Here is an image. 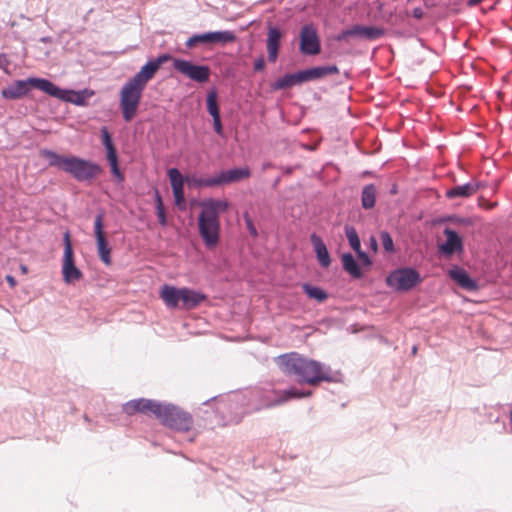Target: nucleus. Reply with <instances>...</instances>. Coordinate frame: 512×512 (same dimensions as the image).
<instances>
[{
	"instance_id": "32",
	"label": "nucleus",
	"mask_w": 512,
	"mask_h": 512,
	"mask_svg": "<svg viewBox=\"0 0 512 512\" xmlns=\"http://www.w3.org/2000/svg\"><path fill=\"white\" fill-rule=\"evenodd\" d=\"M210 44L226 45L236 40V35L233 31H211L208 32Z\"/></svg>"
},
{
	"instance_id": "24",
	"label": "nucleus",
	"mask_w": 512,
	"mask_h": 512,
	"mask_svg": "<svg viewBox=\"0 0 512 512\" xmlns=\"http://www.w3.org/2000/svg\"><path fill=\"white\" fill-rule=\"evenodd\" d=\"M310 241L313 245V249L316 253L320 266L323 268L329 267L331 264V257L324 241L316 233L311 234Z\"/></svg>"
},
{
	"instance_id": "14",
	"label": "nucleus",
	"mask_w": 512,
	"mask_h": 512,
	"mask_svg": "<svg viewBox=\"0 0 512 512\" xmlns=\"http://www.w3.org/2000/svg\"><path fill=\"white\" fill-rule=\"evenodd\" d=\"M216 401V413L221 414L223 417H227L230 421H238V417H235V412L238 411V406L243 403V397L240 394L228 395L226 397H213L204 401V404Z\"/></svg>"
},
{
	"instance_id": "26",
	"label": "nucleus",
	"mask_w": 512,
	"mask_h": 512,
	"mask_svg": "<svg viewBox=\"0 0 512 512\" xmlns=\"http://www.w3.org/2000/svg\"><path fill=\"white\" fill-rule=\"evenodd\" d=\"M182 294L183 288L164 285L161 289L160 296L167 307L176 308L179 302H182Z\"/></svg>"
},
{
	"instance_id": "7",
	"label": "nucleus",
	"mask_w": 512,
	"mask_h": 512,
	"mask_svg": "<svg viewBox=\"0 0 512 512\" xmlns=\"http://www.w3.org/2000/svg\"><path fill=\"white\" fill-rule=\"evenodd\" d=\"M30 87H34L46 94L51 91L54 92L50 80L31 77L25 80L15 81L8 87L4 88L1 91V95L6 100H17L27 95L30 91Z\"/></svg>"
},
{
	"instance_id": "37",
	"label": "nucleus",
	"mask_w": 512,
	"mask_h": 512,
	"mask_svg": "<svg viewBox=\"0 0 512 512\" xmlns=\"http://www.w3.org/2000/svg\"><path fill=\"white\" fill-rule=\"evenodd\" d=\"M206 106L208 113L213 117L220 116V108L217 101V92L215 90H211L207 94L206 98Z\"/></svg>"
},
{
	"instance_id": "3",
	"label": "nucleus",
	"mask_w": 512,
	"mask_h": 512,
	"mask_svg": "<svg viewBox=\"0 0 512 512\" xmlns=\"http://www.w3.org/2000/svg\"><path fill=\"white\" fill-rule=\"evenodd\" d=\"M312 392L301 391L295 387L286 390H276L274 388H254L248 392L247 395H240L243 397V403L238 406V411L235 412V417L238 421L246 413L258 411L263 408H270L288 402L291 399H301L311 396Z\"/></svg>"
},
{
	"instance_id": "34",
	"label": "nucleus",
	"mask_w": 512,
	"mask_h": 512,
	"mask_svg": "<svg viewBox=\"0 0 512 512\" xmlns=\"http://www.w3.org/2000/svg\"><path fill=\"white\" fill-rule=\"evenodd\" d=\"M184 182H187L189 186L202 188V187H216L217 186V179L216 176L209 177V178H201L197 177L195 175L193 176H187L184 178Z\"/></svg>"
},
{
	"instance_id": "21",
	"label": "nucleus",
	"mask_w": 512,
	"mask_h": 512,
	"mask_svg": "<svg viewBox=\"0 0 512 512\" xmlns=\"http://www.w3.org/2000/svg\"><path fill=\"white\" fill-rule=\"evenodd\" d=\"M449 277L456 282L462 289L473 292L478 290V283L462 268L454 266L448 272Z\"/></svg>"
},
{
	"instance_id": "33",
	"label": "nucleus",
	"mask_w": 512,
	"mask_h": 512,
	"mask_svg": "<svg viewBox=\"0 0 512 512\" xmlns=\"http://www.w3.org/2000/svg\"><path fill=\"white\" fill-rule=\"evenodd\" d=\"M302 289L309 298L314 299L319 303L324 302L328 298V293L318 286L304 283L302 284Z\"/></svg>"
},
{
	"instance_id": "11",
	"label": "nucleus",
	"mask_w": 512,
	"mask_h": 512,
	"mask_svg": "<svg viewBox=\"0 0 512 512\" xmlns=\"http://www.w3.org/2000/svg\"><path fill=\"white\" fill-rule=\"evenodd\" d=\"M300 52L304 55H317L321 51L320 39L313 24H305L300 30Z\"/></svg>"
},
{
	"instance_id": "45",
	"label": "nucleus",
	"mask_w": 512,
	"mask_h": 512,
	"mask_svg": "<svg viewBox=\"0 0 512 512\" xmlns=\"http://www.w3.org/2000/svg\"><path fill=\"white\" fill-rule=\"evenodd\" d=\"M355 252L364 265L370 266L372 264V260L369 257V255L366 252L362 251L361 248H359V250Z\"/></svg>"
},
{
	"instance_id": "51",
	"label": "nucleus",
	"mask_w": 512,
	"mask_h": 512,
	"mask_svg": "<svg viewBox=\"0 0 512 512\" xmlns=\"http://www.w3.org/2000/svg\"><path fill=\"white\" fill-rule=\"evenodd\" d=\"M411 352L413 355H415L417 353V346H413Z\"/></svg>"
},
{
	"instance_id": "2",
	"label": "nucleus",
	"mask_w": 512,
	"mask_h": 512,
	"mask_svg": "<svg viewBox=\"0 0 512 512\" xmlns=\"http://www.w3.org/2000/svg\"><path fill=\"white\" fill-rule=\"evenodd\" d=\"M275 361L286 375L296 376L299 383L315 385L322 381H336L329 366L296 352L279 355Z\"/></svg>"
},
{
	"instance_id": "40",
	"label": "nucleus",
	"mask_w": 512,
	"mask_h": 512,
	"mask_svg": "<svg viewBox=\"0 0 512 512\" xmlns=\"http://www.w3.org/2000/svg\"><path fill=\"white\" fill-rule=\"evenodd\" d=\"M107 160L109 162L113 177L117 183H122L124 181V174L121 172L118 166V155L108 157Z\"/></svg>"
},
{
	"instance_id": "15",
	"label": "nucleus",
	"mask_w": 512,
	"mask_h": 512,
	"mask_svg": "<svg viewBox=\"0 0 512 512\" xmlns=\"http://www.w3.org/2000/svg\"><path fill=\"white\" fill-rule=\"evenodd\" d=\"M94 233L96 237L98 255L101 261L106 264H111V249L103 232V214H97L94 221Z\"/></svg>"
},
{
	"instance_id": "29",
	"label": "nucleus",
	"mask_w": 512,
	"mask_h": 512,
	"mask_svg": "<svg viewBox=\"0 0 512 512\" xmlns=\"http://www.w3.org/2000/svg\"><path fill=\"white\" fill-rule=\"evenodd\" d=\"M206 300V295L189 289V288H183V294H182V306L186 309H193L197 307L199 304H201L203 301Z\"/></svg>"
},
{
	"instance_id": "5",
	"label": "nucleus",
	"mask_w": 512,
	"mask_h": 512,
	"mask_svg": "<svg viewBox=\"0 0 512 512\" xmlns=\"http://www.w3.org/2000/svg\"><path fill=\"white\" fill-rule=\"evenodd\" d=\"M202 211L198 217L199 234L207 248L215 247L219 242V215L228 208L225 200L209 198L200 203Z\"/></svg>"
},
{
	"instance_id": "8",
	"label": "nucleus",
	"mask_w": 512,
	"mask_h": 512,
	"mask_svg": "<svg viewBox=\"0 0 512 512\" xmlns=\"http://www.w3.org/2000/svg\"><path fill=\"white\" fill-rule=\"evenodd\" d=\"M386 285L397 292L413 289L422 282L420 273L412 267L397 268L386 277Z\"/></svg>"
},
{
	"instance_id": "46",
	"label": "nucleus",
	"mask_w": 512,
	"mask_h": 512,
	"mask_svg": "<svg viewBox=\"0 0 512 512\" xmlns=\"http://www.w3.org/2000/svg\"><path fill=\"white\" fill-rule=\"evenodd\" d=\"M265 67V59L263 56H260L258 57L255 62H254V71L255 72H258V71H262Z\"/></svg>"
},
{
	"instance_id": "1",
	"label": "nucleus",
	"mask_w": 512,
	"mask_h": 512,
	"mask_svg": "<svg viewBox=\"0 0 512 512\" xmlns=\"http://www.w3.org/2000/svg\"><path fill=\"white\" fill-rule=\"evenodd\" d=\"M123 411L127 415H133L136 412L151 413L163 425L177 431H189L193 424L191 414L184 412L175 405L151 399L139 398L130 400L123 405Z\"/></svg>"
},
{
	"instance_id": "38",
	"label": "nucleus",
	"mask_w": 512,
	"mask_h": 512,
	"mask_svg": "<svg viewBox=\"0 0 512 512\" xmlns=\"http://www.w3.org/2000/svg\"><path fill=\"white\" fill-rule=\"evenodd\" d=\"M344 231L350 247L354 251H358L361 248V242L356 229L353 226L346 225Z\"/></svg>"
},
{
	"instance_id": "9",
	"label": "nucleus",
	"mask_w": 512,
	"mask_h": 512,
	"mask_svg": "<svg viewBox=\"0 0 512 512\" xmlns=\"http://www.w3.org/2000/svg\"><path fill=\"white\" fill-rule=\"evenodd\" d=\"M172 66L178 73L197 83L207 82L211 75V69L208 65L195 64L181 58H174Z\"/></svg>"
},
{
	"instance_id": "43",
	"label": "nucleus",
	"mask_w": 512,
	"mask_h": 512,
	"mask_svg": "<svg viewBox=\"0 0 512 512\" xmlns=\"http://www.w3.org/2000/svg\"><path fill=\"white\" fill-rule=\"evenodd\" d=\"M213 128H214V131L216 132L217 135L221 136V137H224V130H223V125H222V121H221V116H216V117H213Z\"/></svg>"
},
{
	"instance_id": "25",
	"label": "nucleus",
	"mask_w": 512,
	"mask_h": 512,
	"mask_svg": "<svg viewBox=\"0 0 512 512\" xmlns=\"http://www.w3.org/2000/svg\"><path fill=\"white\" fill-rule=\"evenodd\" d=\"M479 189L477 182L471 181L462 185H456L446 191V197L449 199L454 198H467L475 194Z\"/></svg>"
},
{
	"instance_id": "17",
	"label": "nucleus",
	"mask_w": 512,
	"mask_h": 512,
	"mask_svg": "<svg viewBox=\"0 0 512 512\" xmlns=\"http://www.w3.org/2000/svg\"><path fill=\"white\" fill-rule=\"evenodd\" d=\"M52 89L54 92H48V95L55 97L59 100L73 103L77 106H83L86 104L88 93L87 90L73 91L68 89H62L51 82Z\"/></svg>"
},
{
	"instance_id": "4",
	"label": "nucleus",
	"mask_w": 512,
	"mask_h": 512,
	"mask_svg": "<svg viewBox=\"0 0 512 512\" xmlns=\"http://www.w3.org/2000/svg\"><path fill=\"white\" fill-rule=\"evenodd\" d=\"M40 155L50 167L63 170L78 182H92L102 172L99 164L77 156H63L49 149H42Z\"/></svg>"
},
{
	"instance_id": "20",
	"label": "nucleus",
	"mask_w": 512,
	"mask_h": 512,
	"mask_svg": "<svg viewBox=\"0 0 512 512\" xmlns=\"http://www.w3.org/2000/svg\"><path fill=\"white\" fill-rule=\"evenodd\" d=\"M251 171L248 167L232 168L229 170H223L216 175L217 186L225 184L240 182L244 179L249 178Z\"/></svg>"
},
{
	"instance_id": "44",
	"label": "nucleus",
	"mask_w": 512,
	"mask_h": 512,
	"mask_svg": "<svg viewBox=\"0 0 512 512\" xmlns=\"http://www.w3.org/2000/svg\"><path fill=\"white\" fill-rule=\"evenodd\" d=\"M244 219H245L246 227H247V229H248L249 233H250L252 236L256 237V236L258 235V233H257V229H256V227H255V226H254V224H253L252 219L249 217V215H248V214H245V215H244Z\"/></svg>"
},
{
	"instance_id": "52",
	"label": "nucleus",
	"mask_w": 512,
	"mask_h": 512,
	"mask_svg": "<svg viewBox=\"0 0 512 512\" xmlns=\"http://www.w3.org/2000/svg\"><path fill=\"white\" fill-rule=\"evenodd\" d=\"M510 427H511V431H512V408H511V412H510Z\"/></svg>"
},
{
	"instance_id": "12",
	"label": "nucleus",
	"mask_w": 512,
	"mask_h": 512,
	"mask_svg": "<svg viewBox=\"0 0 512 512\" xmlns=\"http://www.w3.org/2000/svg\"><path fill=\"white\" fill-rule=\"evenodd\" d=\"M216 401V413L221 414L223 417H227L230 421H238V417H235V412L238 411V406L243 403V397L240 394L228 395L226 397H213L204 401V404Z\"/></svg>"
},
{
	"instance_id": "48",
	"label": "nucleus",
	"mask_w": 512,
	"mask_h": 512,
	"mask_svg": "<svg viewBox=\"0 0 512 512\" xmlns=\"http://www.w3.org/2000/svg\"><path fill=\"white\" fill-rule=\"evenodd\" d=\"M369 242H370V248L376 252L378 250V243H377L376 238L374 236H371L369 239Z\"/></svg>"
},
{
	"instance_id": "6",
	"label": "nucleus",
	"mask_w": 512,
	"mask_h": 512,
	"mask_svg": "<svg viewBox=\"0 0 512 512\" xmlns=\"http://www.w3.org/2000/svg\"><path fill=\"white\" fill-rule=\"evenodd\" d=\"M145 88L129 79L120 91V107L123 119L130 122L136 115Z\"/></svg>"
},
{
	"instance_id": "30",
	"label": "nucleus",
	"mask_w": 512,
	"mask_h": 512,
	"mask_svg": "<svg viewBox=\"0 0 512 512\" xmlns=\"http://www.w3.org/2000/svg\"><path fill=\"white\" fill-rule=\"evenodd\" d=\"M342 265L344 270L353 278L359 279L363 276L358 262L351 253H344L342 255Z\"/></svg>"
},
{
	"instance_id": "49",
	"label": "nucleus",
	"mask_w": 512,
	"mask_h": 512,
	"mask_svg": "<svg viewBox=\"0 0 512 512\" xmlns=\"http://www.w3.org/2000/svg\"><path fill=\"white\" fill-rule=\"evenodd\" d=\"M413 17L416 19H421L423 17V10L421 8L413 9Z\"/></svg>"
},
{
	"instance_id": "28",
	"label": "nucleus",
	"mask_w": 512,
	"mask_h": 512,
	"mask_svg": "<svg viewBox=\"0 0 512 512\" xmlns=\"http://www.w3.org/2000/svg\"><path fill=\"white\" fill-rule=\"evenodd\" d=\"M158 70L159 69L155 66V64L149 60L145 65L141 67L140 71L130 79L145 88L147 83L154 77Z\"/></svg>"
},
{
	"instance_id": "18",
	"label": "nucleus",
	"mask_w": 512,
	"mask_h": 512,
	"mask_svg": "<svg viewBox=\"0 0 512 512\" xmlns=\"http://www.w3.org/2000/svg\"><path fill=\"white\" fill-rule=\"evenodd\" d=\"M168 177L173 191L175 204L179 209L186 208L185 195H184V177L177 168H170L168 170Z\"/></svg>"
},
{
	"instance_id": "50",
	"label": "nucleus",
	"mask_w": 512,
	"mask_h": 512,
	"mask_svg": "<svg viewBox=\"0 0 512 512\" xmlns=\"http://www.w3.org/2000/svg\"><path fill=\"white\" fill-rule=\"evenodd\" d=\"M6 280H7V282H8L11 286H15L16 281H15V279H14V277H13V276H11V275H7V276H6Z\"/></svg>"
},
{
	"instance_id": "31",
	"label": "nucleus",
	"mask_w": 512,
	"mask_h": 512,
	"mask_svg": "<svg viewBox=\"0 0 512 512\" xmlns=\"http://www.w3.org/2000/svg\"><path fill=\"white\" fill-rule=\"evenodd\" d=\"M377 189L374 184H367L361 192V205L364 209L374 208L376 203Z\"/></svg>"
},
{
	"instance_id": "27",
	"label": "nucleus",
	"mask_w": 512,
	"mask_h": 512,
	"mask_svg": "<svg viewBox=\"0 0 512 512\" xmlns=\"http://www.w3.org/2000/svg\"><path fill=\"white\" fill-rule=\"evenodd\" d=\"M303 78L301 71H297L295 73H287L283 75L282 77L278 78L273 84L272 89L273 90H283L287 88H291L293 86L302 84Z\"/></svg>"
},
{
	"instance_id": "41",
	"label": "nucleus",
	"mask_w": 512,
	"mask_h": 512,
	"mask_svg": "<svg viewBox=\"0 0 512 512\" xmlns=\"http://www.w3.org/2000/svg\"><path fill=\"white\" fill-rule=\"evenodd\" d=\"M380 240L383 246V249L387 253H393L395 251L393 239L389 232L381 231L380 232Z\"/></svg>"
},
{
	"instance_id": "23",
	"label": "nucleus",
	"mask_w": 512,
	"mask_h": 512,
	"mask_svg": "<svg viewBox=\"0 0 512 512\" xmlns=\"http://www.w3.org/2000/svg\"><path fill=\"white\" fill-rule=\"evenodd\" d=\"M300 71L302 74L303 82H309L312 80L323 78L327 75L337 74L339 72V69L336 65H328L311 67Z\"/></svg>"
},
{
	"instance_id": "16",
	"label": "nucleus",
	"mask_w": 512,
	"mask_h": 512,
	"mask_svg": "<svg viewBox=\"0 0 512 512\" xmlns=\"http://www.w3.org/2000/svg\"><path fill=\"white\" fill-rule=\"evenodd\" d=\"M384 35V29L375 26L354 25L342 32L339 39L356 37L365 40H376Z\"/></svg>"
},
{
	"instance_id": "36",
	"label": "nucleus",
	"mask_w": 512,
	"mask_h": 512,
	"mask_svg": "<svg viewBox=\"0 0 512 512\" xmlns=\"http://www.w3.org/2000/svg\"><path fill=\"white\" fill-rule=\"evenodd\" d=\"M101 138H102V144L106 150V158L117 155L116 148L113 144L112 137H111L107 127L101 128Z\"/></svg>"
},
{
	"instance_id": "22",
	"label": "nucleus",
	"mask_w": 512,
	"mask_h": 512,
	"mask_svg": "<svg viewBox=\"0 0 512 512\" xmlns=\"http://www.w3.org/2000/svg\"><path fill=\"white\" fill-rule=\"evenodd\" d=\"M282 32L277 27H269L266 40L268 61L274 63L277 60Z\"/></svg>"
},
{
	"instance_id": "42",
	"label": "nucleus",
	"mask_w": 512,
	"mask_h": 512,
	"mask_svg": "<svg viewBox=\"0 0 512 512\" xmlns=\"http://www.w3.org/2000/svg\"><path fill=\"white\" fill-rule=\"evenodd\" d=\"M172 57L168 53H163L157 56L154 59H151V61L155 64V66L159 69L162 64L166 63L167 61L171 60Z\"/></svg>"
},
{
	"instance_id": "39",
	"label": "nucleus",
	"mask_w": 512,
	"mask_h": 512,
	"mask_svg": "<svg viewBox=\"0 0 512 512\" xmlns=\"http://www.w3.org/2000/svg\"><path fill=\"white\" fill-rule=\"evenodd\" d=\"M155 204H156V213L158 217V221L162 226L167 224L166 214L164 210V205L162 201V197L158 190H155Z\"/></svg>"
},
{
	"instance_id": "19",
	"label": "nucleus",
	"mask_w": 512,
	"mask_h": 512,
	"mask_svg": "<svg viewBox=\"0 0 512 512\" xmlns=\"http://www.w3.org/2000/svg\"><path fill=\"white\" fill-rule=\"evenodd\" d=\"M443 233L446 236V241L439 245V250L442 254L451 256L463 250L462 238L455 230L445 228Z\"/></svg>"
},
{
	"instance_id": "10",
	"label": "nucleus",
	"mask_w": 512,
	"mask_h": 512,
	"mask_svg": "<svg viewBox=\"0 0 512 512\" xmlns=\"http://www.w3.org/2000/svg\"><path fill=\"white\" fill-rule=\"evenodd\" d=\"M63 279L66 283H73L82 278V272L74 263L73 249L68 232L64 234V256L62 265Z\"/></svg>"
},
{
	"instance_id": "35",
	"label": "nucleus",
	"mask_w": 512,
	"mask_h": 512,
	"mask_svg": "<svg viewBox=\"0 0 512 512\" xmlns=\"http://www.w3.org/2000/svg\"><path fill=\"white\" fill-rule=\"evenodd\" d=\"M206 45H210L208 32L201 33V34H193L185 42V46L187 49H193L198 46H206Z\"/></svg>"
},
{
	"instance_id": "47",
	"label": "nucleus",
	"mask_w": 512,
	"mask_h": 512,
	"mask_svg": "<svg viewBox=\"0 0 512 512\" xmlns=\"http://www.w3.org/2000/svg\"><path fill=\"white\" fill-rule=\"evenodd\" d=\"M9 65V61L7 59L6 54H0V68L4 71H7V67Z\"/></svg>"
},
{
	"instance_id": "13",
	"label": "nucleus",
	"mask_w": 512,
	"mask_h": 512,
	"mask_svg": "<svg viewBox=\"0 0 512 512\" xmlns=\"http://www.w3.org/2000/svg\"><path fill=\"white\" fill-rule=\"evenodd\" d=\"M216 401V413L221 414L223 417H227L230 421H238V417H235V412L238 411V406L243 403V397L240 394L228 395L226 397H213L204 401V404Z\"/></svg>"
}]
</instances>
